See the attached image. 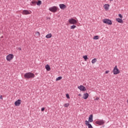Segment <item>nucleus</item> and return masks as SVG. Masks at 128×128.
Masks as SVG:
<instances>
[{
  "instance_id": "nucleus-10",
  "label": "nucleus",
  "mask_w": 128,
  "mask_h": 128,
  "mask_svg": "<svg viewBox=\"0 0 128 128\" xmlns=\"http://www.w3.org/2000/svg\"><path fill=\"white\" fill-rule=\"evenodd\" d=\"M94 118V116H92V114H90L88 118V124H90V122H94V120H92Z\"/></svg>"
},
{
  "instance_id": "nucleus-13",
  "label": "nucleus",
  "mask_w": 128,
  "mask_h": 128,
  "mask_svg": "<svg viewBox=\"0 0 128 128\" xmlns=\"http://www.w3.org/2000/svg\"><path fill=\"white\" fill-rule=\"evenodd\" d=\"M45 68L46 70L48 72H50V65H48V64H47L45 66Z\"/></svg>"
},
{
  "instance_id": "nucleus-35",
  "label": "nucleus",
  "mask_w": 128,
  "mask_h": 128,
  "mask_svg": "<svg viewBox=\"0 0 128 128\" xmlns=\"http://www.w3.org/2000/svg\"><path fill=\"white\" fill-rule=\"evenodd\" d=\"M111 2H112V0H110Z\"/></svg>"
},
{
  "instance_id": "nucleus-6",
  "label": "nucleus",
  "mask_w": 128,
  "mask_h": 128,
  "mask_svg": "<svg viewBox=\"0 0 128 128\" xmlns=\"http://www.w3.org/2000/svg\"><path fill=\"white\" fill-rule=\"evenodd\" d=\"M114 74H118L120 72V70L117 68V66H116L113 70Z\"/></svg>"
},
{
  "instance_id": "nucleus-21",
  "label": "nucleus",
  "mask_w": 128,
  "mask_h": 128,
  "mask_svg": "<svg viewBox=\"0 0 128 128\" xmlns=\"http://www.w3.org/2000/svg\"><path fill=\"white\" fill-rule=\"evenodd\" d=\"M76 28V25H73L70 26L71 30H74Z\"/></svg>"
},
{
  "instance_id": "nucleus-27",
  "label": "nucleus",
  "mask_w": 128,
  "mask_h": 128,
  "mask_svg": "<svg viewBox=\"0 0 128 128\" xmlns=\"http://www.w3.org/2000/svg\"><path fill=\"white\" fill-rule=\"evenodd\" d=\"M66 98H70V95L68 94H66Z\"/></svg>"
},
{
  "instance_id": "nucleus-12",
  "label": "nucleus",
  "mask_w": 128,
  "mask_h": 128,
  "mask_svg": "<svg viewBox=\"0 0 128 128\" xmlns=\"http://www.w3.org/2000/svg\"><path fill=\"white\" fill-rule=\"evenodd\" d=\"M59 6L61 10H64L66 8V6L64 4H60Z\"/></svg>"
},
{
  "instance_id": "nucleus-30",
  "label": "nucleus",
  "mask_w": 128,
  "mask_h": 128,
  "mask_svg": "<svg viewBox=\"0 0 128 128\" xmlns=\"http://www.w3.org/2000/svg\"><path fill=\"white\" fill-rule=\"evenodd\" d=\"M108 72H110V71H108V70H106V72H105V73L106 74H108Z\"/></svg>"
},
{
  "instance_id": "nucleus-2",
  "label": "nucleus",
  "mask_w": 128,
  "mask_h": 128,
  "mask_svg": "<svg viewBox=\"0 0 128 128\" xmlns=\"http://www.w3.org/2000/svg\"><path fill=\"white\" fill-rule=\"evenodd\" d=\"M58 8L56 6H54L51 8H50L48 10L50 12H58Z\"/></svg>"
},
{
  "instance_id": "nucleus-9",
  "label": "nucleus",
  "mask_w": 128,
  "mask_h": 128,
  "mask_svg": "<svg viewBox=\"0 0 128 128\" xmlns=\"http://www.w3.org/2000/svg\"><path fill=\"white\" fill-rule=\"evenodd\" d=\"M96 124H98L99 126H102V124H104V122L102 120H100L96 121Z\"/></svg>"
},
{
  "instance_id": "nucleus-5",
  "label": "nucleus",
  "mask_w": 128,
  "mask_h": 128,
  "mask_svg": "<svg viewBox=\"0 0 128 128\" xmlns=\"http://www.w3.org/2000/svg\"><path fill=\"white\" fill-rule=\"evenodd\" d=\"M6 60L8 62H10L12 58H14V54H9L8 56H6Z\"/></svg>"
},
{
  "instance_id": "nucleus-3",
  "label": "nucleus",
  "mask_w": 128,
  "mask_h": 128,
  "mask_svg": "<svg viewBox=\"0 0 128 128\" xmlns=\"http://www.w3.org/2000/svg\"><path fill=\"white\" fill-rule=\"evenodd\" d=\"M104 24H109L110 26H112V22L111 20L105 18L102 20Z\"/></svg>"
},
{
  "instance_id": "nucleus-31",
  "label": "nucleus",
  "mask_w": 128,
  "mask_h": 128,
  "mask_svg": "<svg viewBox=\"0 0 128 128\" xmlns=\"http://www.w3.org/2000/svg\"><path fill=\"white\" fill-rule=\"evenodd\" d=\"M0 100H2V96H0Z\"/></svg>"
},
{
  "instance_id": "nucleus-28",
  "label": "nucleus",
  "mask_w": 128,
  "mask_h": 128,
  "mask_svg": "<svg viewBox=\"0 0 128 128\" xmlns=\"http://www.w3.org/2000/svg\"><path fill=\"white\" fill-rule=\"evenodd\" d=\"M118 16L120 18H122V14H118Z\"/></svg>"
},
{
  "instance_id": "nucleus-8",
  "label": "nucleus",
  "mask_w": 128,
  "mask_h": 128,
  "mask_svg": "<svg viewBox=\"0 0 128 128\" xmlns=\"http://www.w3.org/2000/svg\"><path fill=\"white\" fill-rule=\"evenodd\" d=\"M78 88L80 90H81L82 92H86V87L82 85L78 86Z\"/></svg>"
},
{
  "instance_id": "nucleus-33",
  "label": "nucleus",
  "mask_w": 128,
  "mask_h": 128,
  "mask_svg": "<svg viewBox=\"0 0 128 128\" xmlns=\"http://www.w3.org/2000/svg\"><path fill=\"white\" fill-rule=\"evenodd\" d=\"M18 50H22V48H18Z\"/></svg>"
},
{
  "instance_id": "nucleus-16",
  "label": "nucleus",
  "mask_w": 128,
  "mask_h": 128,
  "mask_svg": "<svg viewBox=\"0 0 128 128\" xmlns=\"http://www.w3.org/2000/svg\"><path fill=\"white\" fill-rule=\"evenodd\" d=\"M110 8V4H105L104 5V8L105 10H108V8Z\"/></svg>"
},
{
  "instance_id": "nucleus-7",
  "label": "nucleus",
  "mask_w": 128,
  "mask_h": 128,
  "mask_svg": "<svg viewBox=\"0 0 128 128\" xmlns=\"http://www.w3.org/2000/svg\"><path fill=\"white\" fill-rule=\"evenodd\" d=\"M22 104V100L18 99V100H16L14 102V106H20V105Z\"/></svg>"
},
{
  "instance_id": "nucleus-14",
  "label": "nucleus",
  "mask_w": 128,
  "mask_h": 128,
  "mask_svg": "<svg viewBox=\"0 0 128 128\" xmlns=\"http://www.w3.org/2000/svg\"><path fill=\"white\" fill-rule=\"evenodd\" d=\"M88 93H86V94H84V96L83 97V98H84V100H86L88 98Z\"/></svg>"
},
{
  "instance_id": "nucleus-32",
  "label": "nucleus",
  "mask_w": 128,
  "mask_h": 128,
  "mask_svg": "<svg viewBox=\"0 0 128 128\" xmlns=\"http://www.w3.org/2000/svg\"><path fill=\"white\" fill-rule=\"evenodd\" d=\"M98 99H99L98 98H96V100H98Z\"/></svg>"
},
{
  "instance_id": "nucleus-15",
  "label": "nucleus",
  "mask_w": 128,
  "mask_h": 128,
  "mask_svg": "<svg viewBox=\"0 0 128 128\" xmlns=\"http://www.w3.org/2000/svg\"><path fill=\"white\" fill-rule=\"evenodd\" d=\"M116 22H120V24H122V22H124V21H122V18H117L116 19Z\"/></svg>"
},
{
  "instance_id": "nucleus-19",
  "label": "nucleus",
  "mask_w": 128,
  "mask_h": 128,
  "mask_svg": "<svg viewBox=\"0 0 128 128\" xmlns=\"http://www.w3.org/2000/svg\"><path fill=\"white\" fill-rule=\"evenodd\" d=\"M36 4L37 6H40L42 4V2L40 0H38L37 2H36Z\"/></svg>"
},
{
  "instance_id": "nucleus-24",
  "label": "nucleus",
  "mask_w": 128,
  "mask_h": 128,
  "mask_svg": "<svg viewBox=\"0 0 128 128\" xmlns=\"http://www.w3.org/2000/svg\"><path fill=\"white\" fill-rule=\"evenodd\" d=\"M93 38L94 40H98L100 38H98V36H94Z\"/></svg>"
},
{
  "instance_id": "nucleus-4",
  "label": "nucleus",
  "mask_w": 128,
  "mask_h": 128,
  "mask_svg": "<svg viewBox=\"0 0 128 128\" xmlns=\"http://www.w3.org/2000/svg\"><path fill=\"white\" fill-rule=\"evenodd\" d=\"M69 23L71 24H78V21L74 19V18H72L68 20Z\"/></svg>"
},
{
  "instance_id": "nucleus-11",
  "label": "nucleus",
  "mask_w": 128,
  "mask_h": 128,
  "mask_svg": "<svg viewBox=\"0 0 128 128\" xmlns=\"http://www.w3.org/2000/svg\"><path fill=\"white\" fill-rule=\"evenodd\" d=\"M22 14H30V12L28 10H24L22 12Z\"/></svg>"
},
{
  "instance_id": "nucleus-1",
  "label": "nucleus",
  "mask_w": 128,
  "mask_h": 128,
  "mask_svg": "<svg viewBox=\"0 0 128 128\" xmlns=\"http://www.w3.org/2000/svg\"><path fill=\"white\" fill-rule=\"evenodd\" d=\"M34 76H35L34 74L30 72H27L24 74V77L25 78H28V79L34 78Z\"/></svg>"
},
{
  "instance_id": "nucleus-23",
  "label": "nucleus",
  "mask_w": 128,
  "mask_h": 128,
  "mask_svg": "<svg viewBox=\"0 0 128 128\" xmlns=\"http://www.w3.org/2000/svg\"><path fill=\"white\" fill-rule=\"evenodd\" d=\"M62 78V76H58L56 78V80H60Z\"/></svg>"
},
{
  "instance_id": "nucleus-34",
  "label": "nucleus",
  "mask_w": 128,
  "mask_h": 128,
  "mask_svg": "<svg viewBox=\"0 0 128 128\" xmlns=\"http://www.w3.org/2000/svg\"><path fill=\"white\" fill-rule=\"evenodd\" d=\"M78 96H82V94H79Z\"/></svg>"
},
{
  "instance_id": "nucleus-22",
  "label": "nucleus",
  "mask_w": 128,
  "mask_h": 128,
  "mask_svg": "<svg viewBox=\"0 0 128 128\" xmlns=\"http://www.w3.org/2000/svg\"><path fill=\"white\" fill-rule=\"evenodd\" d=\"M96 58H94L92 60V64H96Z\"/></svg>"
},
{
  "instance_id": "nucleus-17",
  "label": "nucleus",
  "mask_w": 128,
  "mask_h": 128,
  "mask_svg": "<svg viewBox=\"0 0 128 128\" xmlns=\"http://www.w3.org/2000/svg\"><path fill=\"white\" fill-rule=\"evenodd\" d=\"M52 36V34H49L46 36V38H50Z\"/></svg>"
},
{
  "instance_id": "nucleus-26",
  "label": "nucleus",
  "mask_w": 128,
  "mask_h": 128,
  "mask_svg": "<svg viewBox=\"0 0 128 128\" xmlns=\"http://www.w3.org/2000/svg\"><path fill=\"white\" fill-rule=\"evenodd\" d=\"M32 4H36V1H32Z\"/></svg>"
},
{
  "instance_id": "nucleus-20",
  "label": "nucleus",
  "mask_w": 128,
  "mask_h": 128,
  "mask_svg": "<svg viewBox=\"0 0 128 128\" xmlns=\"http://www.w3.org/2000/svg\"><path fill=\"white\" fill-rule=\"evenodd\" d=\"M69 106H70V104L68 103H66L64 104V108H68Z\"/></svg>"
},
{
  "instance_id": "nucleus-29",
  "label": "nucleus",
  "mask_w": 128,
  "mask_h": 128,
  "mask_svg": "<svg viewBox=\"0 0 128 128\" xmlns=\"http://www.w3.org/2000/svg\"><path fill=\"white\" fill-rule=\"evenodd\" d=\"M41 110H42V112H44V108H42L41 109Z\"/></svg>"
},
{
  "instance_id": "nucleus-25",
  "label": "nucleus",
  "mask_w": 128,
  "mask_h": 128,
  "mask_svg": "<svg viewBox=\"0 0 128 128\" xmlns=\"http://www.w3.org/2000/svg\"><path fill=\"white\" fill-rule=\"evenodd\" d=\"M36 34L37 36H40V34L38 32H36Z\"/></svg>"
},
{
  "instance_id": "nucleus-18",
  "label": "nucleus",
  "mask_w": 128,
  "mask_h": 128,
  "mask_svg": "<svg viewBox=\"0 0 128 128\" xmlns=\"http://www.w3.org/2000/svg\"><path fill=\"white\" fill-rule=\"evenodd\" d=\"M83 58H84V60L86 62V60H88V56H86V55L84 56Z\"/></svg>"
}]
</instances>
